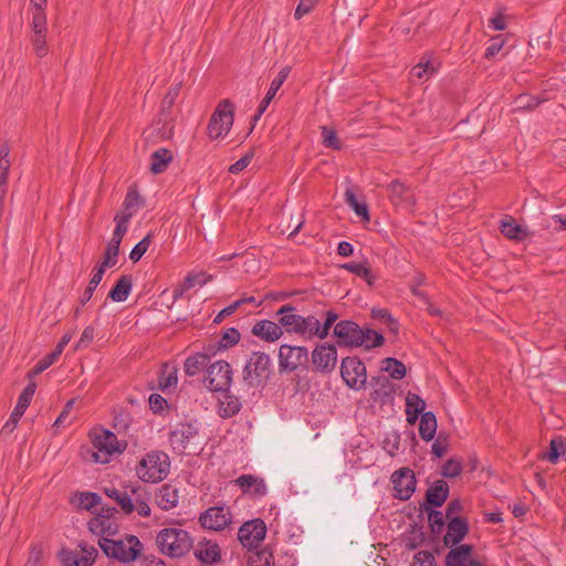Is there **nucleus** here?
Masks as SVG:
<instances>
[{"instance_id": "f257e3e1", "label": "nucleus", "mask_w": 566, "mask_h": 566, "mask_svg": "<svg viewBox=\"0 0 566 566\" xmlns=\"http://www.w3.org/2000/svg\"><path fill=\"white\" fill-rule=\"evenodd\" d=\"M333 335L340 347L364 346L366 349H371L380 347L385 343L382 334L370 328H363L350 319H343L336 323Z\"/></svg>"}, {"instance_id": "f03ea898", "label": "nucleus", "mask_w": 566, "mask_h": 566, "mask_svg": "<svg viewBox=\"0 0 566 566\" xmlns=\"http://www.w3.org/2000/svg\"><path fill=\"white\" fill-rule=\"evenodd\" d=\"M98 546L109 558L122 563L135 560L142 551V543L135 535H126L125 539L99 538Z\"/></svg>"}, {"instance_id": "7ed1b4c3", "label": "nucleus", "mask_w": 566, "mask_h": 566, "mask_svg": "<svg viewBox=\"0 0 566 566\" xmlns=\"http://www.w3.org/2000/svg\"><path fill=\"white\" fill-rule=\"evenodd\" d=\"M161 554L169 557H181L192 547L189 533L181 528H163L156 537Z\"/></svg>"}, {"instance_id": "20e7f679", "label": "nucleus", "mask_w": 566, "mask_h": 566, "mask_svg": "<svg viewBox=\"0 0 566 566\" xmlns=\"http://www.w3.org/2000/svg\"><path fill=\"white\" fill-rule=\"evenodd\" d=\"M90 436L95 449L93 459L96 463H108L112 455L120 454L127 447L126 442L118 441L115 433L104 427H99L98 431L94 429Z\"/></svg>"}, {"instance_id": "39448f33", "label": "nucleus", "mask_w": 566, "mask_h": 566, "mask_svg": "<svg viewBox=\"0 0 566 566\" xmlns=\"http://www.w3.org/2000/svg\"><path fill=\"white\" fill-rule=\"evenodd\" d=\"M170 471L169 457L164 451L147 453L137 467L138 476L149 483H157L167 478Z\"/></svg>"}, {"instance_id": "423d86ee", "label": "nucleus", "mask_w": 566, "mask_h": 566, "mask_svg": "<svg viewBox=\"0 0 566 566\" xmlns=\"http://www.w3.org/2000/svg\"><path fill=\"white\" fill-rule=\"evenodd\" d=\"M271 374L270 356L263 352H253L245 363L242 377L249 387H260L270 379Z\"/></svg>"}, {"instance_id": "0eeeda50", "label": "nucleus", "mask_w": 566, "mask_h": 566, "mask_svg": "<svg viewBox=\"0 0 566 566\" xmlns=\"http://www.w3.org/2000/svg\"><path fill=\"white\" fill-rule=\"evenodd\" d=\"M233 104L229 99H222L208 123V135L211 139H218L229 133L234 120Z\"/></svg>"}, {"instance_id": "6e6552de", "label": "nucleus", "mask_w": 566, "mask_h": 566, "mask_svg": "<svg viewBox=\"0 0 566 566\" xmlns=\"http://www.w3.org/2000/svg\"><path fill=\"white\" fill-rule=\"evenodd\" d=\"M340 376L345 384L355 390L365 388L367 384L366 367L357 356L343 358L340 364Z\"/></svg>"}, {"instance_id": "1a4fd4ad", "label": "nucleus", "mask_w": 566, "mask_h": 566, "mask_svg": "<svg viewBox=\"0 0 566 566\" xmlns=\"http://www.w3.org/2000/svg\"><path fill=\"white\" fill-rule=\"evenodd\" d=\"M232 368L226 360H218L207 368L206 387L211 391H227L232 384Z\"/></svg>"}, {"instance_id": "9d476101", "label": "nucleus", "mask_w": 566, "mask_h": 566, "mask_svg": "<svg viewBox=\"0 0 566 566\" xmlns=\"http://www.w3.org/2000/svg\"><path fill=\"white\" fill-rule=\"evenodd\" d=\"M369 384L373 387L370 399L380 407L388 406L390 410H392L395 396L399 386L384 375L373 376Z\"/></svg>"}, {"instance_id": "9b49d317", "label": "nucleus", "mask_w": 566, "mask_h": 566, "mask_svg": "<svg viewBox=\"0 0 566 566\" xmlns=\"http://www.w3.org/2000/svg\"><path fill=\"white\" fill-rule=\"evenodd\" d=\"M307 361L308 352L305 346L281 345L279 349L280 371H295L301 366L307 368Z\"/></svg>"}, {"instance_id": "f8f14e48", "label": "nucleus", "mask_w": 566, "mask_h": 566, "mask_svg": "<svg viewBox=\"0 0 566 566\" xmlns=\"http://www.w3.org/2000/svg\"><path fill=\"white\" fill-rule=\"evenodd\" d=\"M313 369L321 374H331L337 364V349L333 344H318L311 354Z\"/></svg>"}, {"instance_id": "ddd939ff", "label": "nucleus", "mask_w": 566, "mask_h": 566, "mask_svg": "<svg viewBox=\"0 0 566 566\" xmlns=\"http://www.w3.org/2000/svg\"><path fill=\"white\" fill-rule=\"evenodd\" d=\"M395 497L407 501L416 491L417 479L413 471L409 468H400L391 474Z\"/></svg>"}, {"instance_id": "4468645a", "label": "nucleus", "mask_w": 566, "mask_h": 566, "mask_svg": "<svg viewBox=\"0 0 566 566\" xmlns=\"http://www.w3.org/2000/svg\"><path fill=\"white\" fill-rule=\"evenodd\" d=\"M266 535V525L263 520L254 518L242 524L238 531V539L247 548L256 547Z\"/></svg>"}, {"instance_id": "2eb2a0df", "label": "nucleus", "mask_w": 566, "mask_h": 566, "mask_svg": "<svg viewBox=\"0 0 566 566\" xmlns=\"http://www.w3.org/2000/svg\"><path fill=\"white\" fill-rule=\"evenodd\" d=\"M46 34H48V18H46V15L32 14L30 41L33 46L34 53L39 57L45 56L49 52L48 44H46Z\"/></svg>"}, {"instance_id": "dca6fc26", "label": "nucleus", "mask_w": 566, "mask_h": 566, "mask_svg": "<svg viewBox=\"0 0 566 566\" xmlns=\"http://www.w3.org/2000/svg\"><path fill=\"white\" fill-rule=\"evenodd\" d=\"M277 323L281 326V331L287 334H296L303 336L302 324L304 322L303 316L296 314L295 306L291 304L282 305L276 311Z\"/></svg>"}, {"instance_id": "f3484780", "label": "nucleus", "mask_w": 566, "mask_h": 566, "mask_svg": "<svg viewBox=\"0 0 566 566\" xmlns=\"http://www.w3.org/2000/svg\"><path fill=\"white\" fill-rule=\"evenodd\" d=\"M199 522L203 528L222 531L231 523V513L223 506H212L200 514Z\"/></svg>"}, {"instance_id": "a211bd4d", "label": "nucleus", "mask_w": 566, "mask_h": 566, "mask_svg": "<svg viewBox=\"0 0 566 566\" xmlns=\"http://www.w3.org/2000/svg\"><path fill=\"white\" fill-rule=\"evenodd\" d=\"M292 67L290 65H286L284 66L283 69H281V71L277 73V75L275 76V78L271 82V85H270V88L268 90L265 96L263 97V99L261 101L259 107H258V111L256 113L254 114V116L251 118V128H250V132L253 130L256 122L261 118V116L263 115V113L266 111V108L269 107L270 103L272 102V99L275 97L277 91L280 90V87L283 85V83L285 82V80L287 78L290 72H291Z\"/></svg>"}, {"instance_id": "6ab92c4d", "label": "nucleus", "mask_w": 566, "mask_h": 566, "mask_svg": "<svg viewBox=\"0 0 566 566\" xmlns=\"http://www.w3.org/2000/svg\"><path fill=\"white\" fill-rule=\"evenodd\" d=\"M469 522L465 517H454L448 521L447 533L443 536L446 547L455 548L460 546L461 541L468 535Z\"/></svg>"}, {"instance_id": "aec40b11", "label": "nucleus", "mask_w": 566, "mask_h": 566, "mask_svg": "<svg viewBox=\"0 0 566 566\" xmlns=\"http://www.w3.org/2000/svg\"><path fill=\"white\" fill-rule=\"evenodd\" d=\"M446 566H484L473 557V545L463 544L449 551L446 555Z\"/></svg>"}, {"instance_id": "412c9836", "label": "nucleus", "mask_w": 566, "mask_h": 566, "mask_svg": "<svg viewBox=\"0 0 566 566\" xmlns=\"http://www.w3.org/2000/svg\"><path fill=\"white\" fill-rule=\"evenodd\" d=\"M387 193L389 200L395 206H408L412 207L415 205V196L410 187L406 186L399 179L392 180L387 186Z\"/></svg>"}, {"instance_id": "4be33fe9", "label": "nucleus", "mask_w": 566, "mask_h": 566, "mask_svg": "<svg viewBox=\"0 0 566 566\" xmlns=\"http://www.w3.org/2000/svg\"><path fill=\"white\" fill-rule=\"evenodd\" d=\"M234 483L243 493H249L253 496L262 497L268 493V486L264 479L252 474H242L234 480Z\"/></svg>"}, {"instance_id": "5701e85b", "label": "nucleus", "mask_w": 566, "mask_h": 566, "mask_svg": "<svg viewBox=\"0 0 566 566\" xmlns=\"http://www.w3.org/2000/svg\"><path fill=\"white\" fill-rule=\"evenodd\" d=\"M280 327L277 322L262 319L253 325L251 333L264 342L272 343L283 336V331Z\"/></svg>"}, {"instance_id": "b1692460", "label": "nucleus", "mask_w": 566, "mask_h": 566, "mask_svg": "<svg viewBox=\"0 0 566 566\" xmlns=\"http://www.w3.org/2000/svg\"><path fill=\"white\" fill-rule=\"evenodd\" d=\"M88 531L99 538H109L119 531L116 518L92 517L87 523Z\"/></svg>"}, {"instance_id": "393cba45", "label": "nucleus", "mask_w": 566, "mask_h": 566, "mask_svg": "<svg viewBox=\"0 0 566 566\" xmlns=\"http://www.w3.org/2000/svg\"><path fill=\"white\" fill-rule=\"evenodd\" d=\"M449 484L440 479L433 482V484L426 492V501L422 505H429V507H440L447 501L449 496Z\"/></svg>"}, {"instance_id": "a878e982", "label": "nucleus", "mask_w": 566, "mask_h": 566, "mask_svg": "<svg viewBox=\"0 0 566 566\" xmlns=\"http://www.w3.org/2000/svg\"><path fill=\"white\" fill-rule=\"evenodd\" d=\"M156 504L164 511L175 509L179 503V489L172 484H163L156 492Z\"/></svg>"}, {"instance_id": "bb28decb", "label": "nucleus", "mask_w": 566, "mask_h": 566, "mask_svg": "<svg viewBox=\"0 0 566 566\" xmlns=\"http://www.w3.org/2000/svg\"><path fill=\"white\" fill-rule=\"evenodd\" d=\"M36 385L34 381H30L28 386L22 390V392L19 396L17 406L12 413L10 415L8 421L6 424H18L20 418L29 407L32 397L35 392Z\"/></svg>"}, {"instance_id": "cd10ccee", "label": "nucleus", "mask_w": 566, "mask_h": 566, "mask_svg": "<svg viewBox=\"0 0 566 566\" xmlns=\"http://www.w3.org/2000/svg\"><path fill=\"white\" fill-rule=\"evenodd\" d=\"M104 493L108 497L114 500L119 505L124 513L130 514L135 511V504L133 494L130 493V489L120 491L117 490L116 488H105Z\"/></svg>"}, {"instance_id": "c85d7f7f", "label": "nucleus", "mask_w": 566, "mask_h": 566, "mask_svg": "<svg viewBox=\"0 0 566 566\" xmlns=\"http://www.w3.org/2000/svg\"><path fill=\"white\" fill-rule=\"evenodd\" d=\"M133 287L132 275H122L108 293V297L114 302H124L128 298Z\"/></svg>"}, {"instance_id": "c756f323", "label": "nucleus", "mask_w": 566, "mask_h": 566, "mask_svg": "<svg viewBox=\"0 0 566 566\" xmlns=\"http://www.w3.org/2000/svg\"><path fill=\"white\" fill-rule=\"evenodd\" d=\"M426 408V401L418 395L408 392L406 397V417L408 424H416Z\"/></svg>"}, {"instance_id": "7c9ffc66", "label": "nucleus", "mask_w": 566, "mask_h": 566, "mask_svg": "<svg viewBox=\"0 0 566 566\" xmlns=\"http://www.w3.org/2000/svg\"><path fill=\"white\" fill-rule=\"evenodd\" d=\"M501 232L510 240L523 241L530 237L527 228L516 223V221L510 217L501 221Z\"/></svg>"}, {"instance_id": "2f4dec72", "label": "nucleus", "mask_w": 566, "mask_h": 566, "mask_svg": "<svg viewBox=\"0 0 566 566\" xmlns=\"http://www.w3.org/2000/svg\"><path fill=\"white\" fill-rule=\"evenodd\" d=\"M172 154L167 148H158L150 155V171L155 175L164 172L172 161Z\"/></svg>"}, {"instance_id": "473e14b6", "label": "nucleus", "mask_w": 566, "mask_h": 566, "mask_svg": "<svg viewBox=\"0 0 566 566\" xmlns=\"http://www.w3.org/2000/svg\"><path fill=\"white\" fill-rule=\"evenodd\" d=\"M342 269L361 277L366 281L369 286H373L377 280V276L373 273L370 265L367 261L357 263L348 262L342 265Z\"/></svg>"}, {"instance_id": "72a5a7b5", "label": "nucleus", "mask_w": 566, "mask_h": 566, "mask_svg": "<svg viewBox=\"0 0 566 566\" xmlns=\"http://www.w3.org/2000/svg\"><path fill=\"white\" fill-rule=\"evenodd\" d=\"M380 371L388 373L389 378L395 380H401L407 374L405 364L394 357H386L380 361Z\"/></svg>"}, {"instance_id": "f704fd0d", "label": "nucleus", "mask_w": 566, "mask_h": 566, "mask_svg": "<svg viewBox=\"0 0 566 566\" xmlns=\"http://www.w3.org/2000/svg\"><path fill=\"white\" fill-rule=\"evenodd\" d=\"M224 396L220 399L219 415L222 418H228L237 415L241 409V401L237 396H233L229 390L223 391Z\"/></svg>"}, {"instance_id": "c9c22d12", "label": "nucleus", "mask_w": 566, "mask_h": 566, "mask_svg": "<svg viewBox=\"0 0 566 566\" xmlns=\"http://www.w3.org/2000/svg\"><path fill=\"white\" fill-rule=\"evenodd\" d=\"M420 509L428 515L431 533L436 536L440 535L446 526V515L429 505H421Z\"/></svg>"}, {"instance_id": "e433bc0d", "label": "nucleus", "mask_w": 566, "mask_h": 566, "mask_svg": "<svg viewBox=\"0 0 566 566\" xmlns=\"http://www.w3.org/2000/svg\"><path fill=\"white\" fill-rule=\"evenodd\" d=\"M145 206V199L140 196L136 188H129L123 202L124 210L119 213H130V219Z\"/></svg>"}, {"instance_id": "4c0bfd02", "label": "nucleus", "mask_w": 566, "mask_h": 566, "mask_svg": "<svg viewBox=\"0 0 566 566\" xmlns=\"http://www.w3.org/2000/svg\"><path fill=\"white\" fill-rule=\"evenodd\" d=\"M371 318L386 325L390 333L398 335L399 322L391 315L387 308H373L370 313Z\"/></svg>"}, {"instance_id": "58836bf2", "label": "nucleus", "mask_w": 566, "mask_h": 566, "mask_svg": "<svg viewBox=\"0 0 566 566\" xmlns=\"http://www.w3.org/2000/svg\"><path fill=\"white\" fill-rule=\"evenodd\" d=\"M437 73V65L434 61L430 60L427 55H423L419 63L411 70V76L419 80H428Z\"/></svg>"}, {"instance_id": "ea45409f", "label": "nucleus", "mask_w": 566, "mask_h": 566, "mask_svg": "<svg viewBox=\"0 0 566 566\" xmlns=\"http://www.w3.org/2000/svg\"><path fill=\"white\" fill-rule=\"evenodd\" d=\"M208 360L206 355H201L200 353H196L189 356L184 364V370L187 376H195L203 370L206 367L208 368Z\"/></svg>"}, {"instance_id": "a19ab883", "label": "nucleus", "mask_w": 566, "mask_h": 566, "mask_svg": "<svg viewBox=\"0 0 566 566\" xmlns=\"http://www.w3.org/2000/svg\"><path fill=\"white\" fill-rule=\"evenodd\" d=\"M345 201L363 221L370 220L368 205L365 201H359L352 190H346Z\"/></svg>"}, {"instance_id": "79ce46f5", "label": "nucleus", "mask_w": 566, "mask_h": 566, "mask_svg": "<svg viewBox=\"0 0 566 566\" xmlns=\"http://www.w3.org/2000/svg\"><path fill=\"white\" fill-rule=\"evenodd\" d=\"M426 541V533L422 526L417 524L411 525L409 532L403 537L406 548L416 549L421 546Z\"/></svg>"}, {"instance_id": "37998d69", "label": "nucleus", "mask_w": 566, "mask_h": 566, "mask_svg": "<svg viewBox=\"0 0 566 566\" xmlns=\"http://www.w3.org/2000/svg\"><path fill=\"white\" fill-rule=\"evenodd\" d=\"M566 439L562 438V437H555L551 440V443H549V451L547 452V454L545 455V458L551 462V463H557L560 455H564L565 453V450H566Z\"/></svg>"}, {"instance_id": "c03bdc74", "label": "nucleus", "mask_w": 566, "mask_h": 566, "mask_svg": "<svg viewBox=\"0 0 566 566\" xmlns=\"http://www.w3.org/2000/svg\"><path fill=\"white\" fill-rule=\"evenodd\" d=\"M544 99L526 93L520 94L515 99V111H533L538 107Z\"/></svg>"}, {"instance_id": "a18cd8bd", "label": "nucleus", "mask_w": 566, "mask_h": 566, "mask_svg": "<svg viewBox=\"0 0 566 566\" xmlns=\"http://www.w3.org/2000/svg\"><path fill=\"white\" fill-rule=\"evenodd\" d=\"M195 556L205 564H212L221 558L220 548L217 544L210 545L203 549H196Z\"/></svg>"}, {"instance_id": "49530a36", "label": "nucleus", "mask_w": 566, "mask_h": 566, "mask_svg": "<svg viewBox=\"0 0 566 566\" xmlns=\"http://www.w3.org/2000/svg\"><path fill=\"white\" fill-rule=\"evenodd\" d=\"M303 319H304V322L302 324L303 337H306V338L318 337L319 338V327H321L319 319L315 315L303 316Z\"/></svg>"}, {"instance_id": "de8ad7c7", "label": "nucleus", "mask_w": 566, "mask_h": 566, "mask_svg": "<svg viewBox=\"0 0 566 566\" xmlns=\"http://www.w3.org/2000/svg\"><path fill=\"white\" fill-rule=\"evenodd\" d=\"M114 221L116 222V227L114 229L112 239L122 242L128 230L130 213H117L114 218Z\"/></svg>"}, {"instance_id": "09e8293b", "label": "nucleus", "mask_w": 566, "mask_h": 566, "mask_svg": "<svg viewBox=\"0 0 566 566\" xmlns=\"http://www.w3.org/2000/svg\"><path fill=\"white\" fill-rule=\"evenodd\" d=\"M181 83L175 84L171 87H169L167 94L164 96L161 101V107L160 112L161 114H170L177 97L180 93Z\"/></svg>"}, {"instance_id": "8fccbe9b", "label": "nucleus", "mask_w": 566, "mask_h": 566, "mask_svg": "<svg viewBox=\"0 0 566 566\" xmlns=\"http://www.w3.org/2000/svg\"><path fill=\"white\" fill-rule=\"evenodd\" d=\"M321 316L324 318L319 327V338L324 339L328 336L331 327L336 323L339 315L335 310L323 311Z\"/></svg>"}, {"instance_id": "3c124183", "label": "nucleus", "mask_w": 566, "mask_h": 566, "mask_svg": "<svg viewBox=\"0 0 566 566\" xmlns=\"http://www.w3.org/2000/svg\"><path fill=\"white\" fill-rule=\"evenodd\" d=\"M462 469H463L462 462L459 459L450 458L442 465L440 474L443 478L453 479L461 474Z\"/></svg>"}, {"instance_id": "603ef678", "label": "nucleus", "mask_w": 566, "mask_h": 566, "mask_svg": "<svg viewBox=\"0 0 566 566\" xmlns=\"http://www.w3.org/2000/svg\"><path fill=\"white\" fill-rule=\"evenodd\" d=\"M240 338H241V334L237 328H234V327L227 328L226 331H223L221 333L220 339H218L219 346H221L223 349H228V348L237 345L239 343Z\"/></svg>"}, {"instance_id": "864d4df0", "label": "nucleus", "mask_w": 566, "mask_h": 566, "mask_svg": "<svg viewBox=\"0 0 566 566\" xmlns=\"http://www.w3.org/2000/svg\"><path fill=\"white\" fill-rule=\"evenodd\" d=\"M400 446V434L392 430L386 434L382 440V449L390 455L395 457Z\"/></svg>"}, {"instance_id": "5fc2aeb1", "label": "nucleus", "mask_w": 566, "mask_h": 566, "mask_svg": "<svg viewBox=\"0 0 566 566\" xmlns=\"http://www.w3.org/2000/svg\"><path fill=\"white\" fill-rule=\"evenodd\" d=\"M449 446V436L440 431L432 443V454L437 458H442L448 452Z\"/></svg>"}, {"instance_id": "6e6d98bb", "label": "nucleus", "mask_w": 566, "mask_h": 566, "mask_svg": "<svg viewBox=\"0 0 566 566\" xmlns=\"http://www.w3.org/2000/svg\"><path fill=\"white\" fill-rule=\"evenodd\" d=\"M78 506L91 511L101 503V496L95 492H78Z\"/></svg>"}, {"instance_id": "4d7b16f0", "label": "nucleus", "mask_w": 566, "mask_h": 566, "mask_svg": "<svg viewBox=\"0 0 566 566\" xmlns=\"http://www.w3.org/2000/svg\"><path fill=\"white\" fill-rule=\"evenodd\" d=\"M153 233L149 232L145 238H143L130 251L129 259L136 263L142 256L147 252L150 242H151Z\"/></svg>"}, {"instance_id": "13d9d810", "label": "nucleus", "mask_w": 566, "mask_h": 566, "mask_svg": "<svg viewBox=\"0 0 566 566\" xmlns=\"http://www.w3.org/2000/svg\"><path fill=\"white\" fill-rule=\"evenodd\" d=\"M103 276L93 271V275L88 282V285L84 290L83 294L78 298V303L81 306H84L92 298L96 287L101 283Z\"/></svg>"}, {"instance_id": "bf43d9fd", "label": "nucleus", "mask_w": 566, "mask_h": 566, "mask_svg": "<svg viewBox=\"0 0 566 566\" xmlns=\"http://www.w3.org/2000/svg\"><path fill=\"white\" fill-rule=\"evenodd\" d=\"M322 138L323 145L327 148L339 150L343 147L342 142L337 137L336 132L326 126L322 127Z\"/></svg>"}, {"instance_id": "052dcab7", "label": "nucleus", "mask_w": 566, "mask_h": 566, "mask_svg": "<svg viewBox=\"0 0 566 566\" xmlns=\"http://www.w3.org/2000/svg\"><path fill=\"white\" fill-rule=\"evenodd\" d=\"M195 432L192 431H184V430H174L169 434V440L171 446L175 449L184 450L190 437H192Z\"/></svg>"}, {"instance_id": "680f3d73", "label": "nucleus", "mask_w": 566, "mask_h": 566, "mask_svg": "<svg viewBox=\"0 0 566 566\" xmlns=\"http://www.w3.org/2000/svg\"><path fill=\"white\" fill-rule=\"evenodd\" d=\"M149 408L154 413L164 415L170 410L168 401L159 394H151L148 398Z\"/></svg>"}, {"instance_id": "e2e57ef3", "label": "nucleus", "mask_w": 566, "mask_h": 566, "mask_svg": "<svg viewBox=\"0 0 566 566\" xmlns=\"http://www.w3.org/2000/svg\"><path fill=\"white\" fill-rule=\"evenodd\" d=\"M505 42L506 40L502 34L492 36L490 44L485 49L484 57L488 60L493 59L503 49Z\"/></svg>"}, {"instance_id": "0e129e2a", "label": "nucleus", "mask_w": 566, "mask_h": 566, "mask_svg": "<svg viewBox=\"0 0 566 566\" xmlns=\"http://www.w3.org/2000/svg\"><path fill=\"white\" fill-rule=\"evenodd\" d=\"M130 493L133 494L135 510H137L138 514L143 517H148L150 515V507L144 499L138 494V490L134 486L130 488Z\"/></svg>"}, {"instance_id": "69168bd1", "label": "nucleus", "mask_w": 566, "mask_h": 566, "mask_svg": "<svg viewBox=\"0 0 566 566\" xmlns=\"http://www.w3.org/2000/svg\"><path fill=\"white\" fill-rule=\"evenodd\" d=\"M411 566H436L434 556L429 551H420L413 556Z\"/></svg>"}, {"instance_id": "338daca9", "label": "nucleus", "mask_w": 566, "mask_h": 566, "mask_svg": "<svg viewBox=\"0 0 566 566\" xmlns=\"http://www.w3.org/2000/svg\"><path fill=\"white\" fill-rule=\"evenodd\" d=\"M59 559L64 566H78V554L69 548L59 552Z\"/></svg>"}, {"instance_id": "774afa93", "label": "nucleus", "mask_w": 566, "mask_h": 566, "mask_svg": "<svg viewBox=\"0 0 566 566\" xmlns=\"http://www.w3.org/2000/svg\"><path fill=\"white\" fill-rule=\"evenodd\" d=\"M253 156H254V150L251 149L249 153H247L243 157H241L239 160H237L234 164H232L229 167V172L234 174V175L241 172L251 163V159L253 158Z\"/></svg>"}]
</instances>
